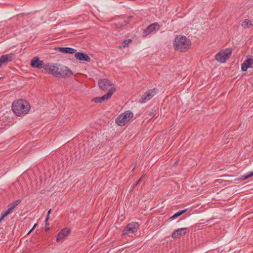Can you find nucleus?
Here are the masks:
<instances>
[{"mask_svg":"<svg viewBox=\"0 0 253 253\" xmlns=\"http://www.w3.org/2000/svg\"><path fill=\"white\" fill-rule=\"evenodd\" d=\"M160 29V26L157 23H153L147 27L146 29L143 32V35L147 36L152 33L158 31Z\"/></svg>","mask_w":253,"mask_h":253,"instance_id":"obj_9","label":"nucleus"},{"mask_svg":"<svg viewBox=\"0 0 253 253\" xmlns=\"http://www.w3.org/2000/svg\"><path fill=\"white\" fill-rule=\"evenodd\" d=\"M155 115V113H154V112H152V113H151L150 114V117H151V118H152V117H154Z\"/></svg>","mask_w":253,"mask_h":253,"instance_id":"obj_28","label":"nucleus"},{"mask_svg":"<svg viewBox=\"0 0 253 253\" xmlns=\"http://www.w3.org/2000/svg\"><path fill=\"white\" fill-rule=\"evenodd\" d=\"M21 202L20 200H17L10 204H9L7 206V209L6 210L9 212L11 213L15 208Z\"/></svg>","mask_w":253,"mask_h":253,"instance_id":"obj_19","label":"nucleus"},{"mask_svg":"<svg viewBox=\"0 0 253 253\" xmlns=\"http://www.w3.org/2000/svg\"><path fill=\"white\" fill-rule=\"evenodd\" d=\"M55 77L64 78L68 76H73V73L66 66L56 64Z\"/></svg>","mask_w":253,"mask_h":253,"instance_id":"obj_4","label":"nucleus"},{"mask_svg":"<svg viewBox=\"0 0 253 253\" xmlns=\"http://www.w3.org/2000/svg\"><path fill=\"white\" fill-rule=\"evenodd\" d=\"M232 49L231 48H226L218 52L215 56V59L220 62L224 63L228 60L231 55Z\"/></svg>","mask_w":253,"mask_h":253,"instance_id":"obj_5","label":"nucleus"},{"mask_svg":"<svg viewBox=\"0 0 253 253\" xmlns=\"http://www.w3.org/2000/svg\"><path fill=\"white\" fill-rule=\"evenodd\" d=\"M75 57L77 59L81 61H84L86 62H89L90 58L86 54L82 52H75Z\"/></svg>","mask_w":253,"mask_h":253,"instance_id":"obj_16","label":"nucleus"},{"mask_svg":"<svg viewBox=\"0 0 253 253\" xmlns=\"http://www.w3.org/2000/svg\"><path fill=\"white\" fill-rule=\"evenodd\" d=\"M43 62L40 60L38 57H34L31 61V66L34 68L38 69L43 68Z\"/></svg>","mask_w":253,"mask_h":253,"instance_id":"obj_14","label":"nucleus"},{"mask_svg":"<svg viewBox=\"0 0 253 253\" xmlns=\"http://www.w3.org/2000/svg\"><path fill=\"white\" fill-rule=\"evenodd\" d=\"M186 230L187 228H179L173 232L171 234V237L173 239L179 238L182 235H184L186 234Z\"/></svg>","mask_w":253,"mask_h":253,"instance_id":"obj_15","label":"nucleus"},{"mask_svg":"<svg viewBox=\"0 0 253 253\" xmlns=\"http://www.w3.org/2000/svg\"><path fill=\"white\" fill-rule=\"evenodd\" d=\"M10 213L9 211H8L7 210L5 211H3L1 214V216H2L3 217H6L8 214H9Z\"/></svg>","mask_w":253,"mask_h":253,"instance_id":"obj_24","label":"nucleus"},{"mask_svg":"<svg viewBox=\"0 0 253 253\" xmlns=\"http://www.w3.org/2000/svg\"><path fill=\"white\" fill-rule=\"evenodd\" d=\"M139 227L138 223L132 222L128 224L122 232V235L133 234L137 231Z\"/></svg>","mask_w":253,"mask_h":253,"instance_id":"obj_6","label":"nucleus"},{"mask_svg":"<svg viewBox=\"0 0 253 253\" xmlns=\"http://www.w3.org/2000/svg\"><path fill=\"white\" fill-rule=\"evenodd\" d=\"M48 219H49V214H47V215L45 218V222H47V221H48Z\"/></svg>","mask_w":253,"mask_h":253,"instance_id":"obj_27","label":"nucleus"},{"mask_svg":"<svg viewBox=\"0 0 253 253\" xmlns=\"http://www.w3.org/2000/svg\"><path fill=\"white\" fill-rule=\"evenodd\" d=\"M137 185L138 184H136V182L135 184H134L133 188H134L135 187H136Z\"/></svg>","mask_w":253,"mask_h":253,"instance_id":"obj_33","label":"nucleus"},{"mask_svg":"<svg viewBox=\"0 0 253 253\" xmlns=\"http://www.w3.org/2000/svg\"><path fill=\"white\" fill-rule=\"evenodd\" d=\"M98 84L100 89L103 90H106L109 87H115L114 84L107 79H100L98 81Z\"/></svg>","mask_w":253,"mask_h":253,"instance_id":"obj_10","label":"nucleus"},{"mask_svg":"<svg viewBox=\"0 0 253 253\" xmlns=\"http://www.w3.org/2000/svg\"><path fill=\"white\" fill-rule=\"evenodd\" d=\"M186 211V210L179 211H177L176 213H175V214H174L171 217H170V219H171L172 220L175 218H177L178 216H179L180 215H181V214H182L183 213H184Z\"/></svg>","mask_w":253,"mask_h":253,"instance_id":"obj_21","label":"nucleus"},{"mask_svg":"<svg viewBox=\"0 0 253 253\" xmlns=\"http://www.w3.org/2000/svg\"><path fill=\"white\" fill-rule=\"evenodd\" d=\"M48 229H49V228H48V227H47V228H46V229H46V230H48Z\"/></svg>","mask_w":253,"mask_h":253,"instance_id":"obj_35","label":"nucleus"},{"mask_svg":"<svg viewBox=\"0 0 253 253\" xmlns=\"http://www.w3.org/2000/svg\"><path fill=\"white\" fill-rule=\"evenodd\" d=\"M158 89L154 88L146 92L140 99L139 102L144 103L151 99L157 93Z\"/></svg>","mask_w":253,"mask_h":253,"instance_id":"obj_8","label":"nucleus"},{"mask_svg":"<svg viewBox=\"0 0 253 253\" xmlns=\"http://www.w3.org/2000/svg\"><path fill=\"white\" fill-rule=\"evenodd\" d=\"M51 210L50 209L48 211V212H47V214H48L49 215L50 213L51 212Z\"/></svg>","mask_w":253,"mask_h":253,"instance_id":"obj_32","label":"nucleus"},{"mask_svg":"<svg viewBox=\"0 0 253 253\" xmlns=\"http://www.w3.org/2000/svg\"><path fill=\"white\" fill-rule=\"evenodd\" d=\"M131 42V40L130 39L125 40L120 45V48H125Z\"/></svg>","mask_w":253,"mask_h":253,"instance_id":"obj_22","label":"nucleus"},{"mask_svg":"<svg viewBox=\"0 0 253 253\" xmlns=\"http://www.w3.org/2000/svg\"><path fill=\"white\" fill-rule=\"evenodd\" d=\"M12 110L17 116H24L28 113L30 110V105L26 100L18 99L12 104Z\"/></svg>","mask_w":253,"mask_h":253,"instance_id":"obj_1","label":"nucleus"},{"mask_svg":"<svg viewBox=\"0 0 253 253\" xmlns=\"http://www.w3.org/2000/svg\"><path fill=\"white\" fill-rule=\"evenodd\" d=\"M253 66V59L252 56L248 57L247 59H246L242 63L241 66V69L242 71H246L249 68H252Z\"/></svg>","mask_w":253,"mask_h":253,"instance_id":"obj_13","label":"nucleus"},{"mask_svg":"<svg viewBox=\"0 0 253 253\" xmlns=\"http://www.w3.org/2000/svg\"><path fill=\"white\" fill-rule=\"evenodd\" d=\"M143 176H142L136 182V184H138L142 180Z\"/></svg>","mask_w":253,"mask_h":253,"instance_id":"obj_26","label":"nucleus"},{"mask_svg":"<svg viewBox=\"0 0 253 253\" xmlns=\"http://www.w3.org/2000/svg\"><path fill=\"white\" fill-rule=\"evenodd\" d=\"M32 230H33V229H31L29 231H28L27 235H29V234H30Z\"/></svg>","mask_w":253,"mask_h":253,"instance_id":"obj_30","label":"nucleus"},{"mask_svg":"<svg viewBox=\"0 0 253 253\" xmlns=\"http://www.w3.org/2000/svg\"><path fill=\"white\" fill-rule=\"evenodd\" d=\"M241 26L245 29H249L253 27V23L250 20L245 19L242 21Z\"/></svg>","mask_w":253,"mask_h":253,"instance_id":"obj_20","label":"nucleus"},{"mask_svg":"<svg viewBox=\"0 0 253 253\" xmlns=\"http://www.w3.org/2000/svg\"><path fill=\"white\" fill-rule=\"evenodd\" d=\"M253 176V171L249 172V173L244 174L241 176V179L242 180H246L249 177H251Z\"/></svg>","mask_w":253,"mask_h":253,"instance_id":"obj_23","label":"nucleus"},{"mask_svg":"<svg viewBox=\"0 0 253 253\" xmlns=\"http://www.w3.org/2000/svg\"><path fill=\"white\" fill-rule=\"evenodd\" d=\"M37 225V223H35L32 229L33 230L36 227Z\"/></svg>","mask_w":253,"mask_h":253,"instance_id":"obj_31","label":"nucleus"},{"mask_svg":"<svg viewBox=\"0 0 253 253\" xmlns=\"http://www.w3.org/2000/svg\"><path fill=\"white\" fill-rule=\"evenodd\" d=\"M45 225H46H46H48V221H47V222H45Z\"/></svg>","mask_w":253,"mask_h":253,"instance_id":"obj_34","label":"nucleus"},{"mask_svg":"<svg viewBox=\"0 0 253 253\" xmlns=\"http://www.w3.org/2000/svg\"><path fill=\"white\" fill-rule=\"evenodd\" d=\"M4 219V217H3L2 216H0V222Z\"/></svg>","mask_w":253,"mask_h":253,"instance_id":"obj_29","label":"nucleus"},{"mask_svg":"<svg viewBox=\"0 0 253 253\" xmlns=\"http://www.w3.org/2000/svg\"><path fill=\"white\" fill-rule=\"evenodd\" d=\"M56 64H46L43 66V69L47 73L55 76Z\"/></svg>","mask_w":253,"mask_h":253,"instance_id":"obj_12","label":"nucleus"},{"mask_svg":"<svg viewBox=\"0 0 253 253\" xmlns=\"http://www.w3.org/2000/svg\"><path fill=\"white\" fill-rule=\"evenodd\" d=\"M132 18H133V17L131 16H129L128 17H127V20H124V22H125V24H126L128 23L129 22V21L131 20Z\"/></svg>","mask_w":253,"mask_h":253,"instance_id":"obj_25","label":"nucleus"},{"mask_svg":"<svg viewBox=\"0 0 253 253\" xmlns=\"http://www.w3.org/2000/svg\"><path fill=\"white\" fill-rule=\"evenodd\" d=\"M133 114L130 111H126L121 114L115 120L116 123L119 126H123L133 117Z\"/></svg>","mask_w":253,"mask_h":253,"instance_id":"obj_3","label":"nucleus"},{"mask_svg":"<svg viewBox=\"0 0 253 253\" xmlns=\"http://www.w3.org/2000/svg\"><path fill=\"white\" fill-rule=\"evenodd\" d=\"M12 60V55L11 54L3 55L0 57V68L3 64L6 63Z\"/></svg>","mask_w":253,"mask_h":253,"instance_id":"obj_17","label":"nucleus"},{"mask_svg":"<svg viewBox=\"0 0 253 253\" xmlns=\"http://www.w3.org/2000/svg\"><path fill=\"white\" fill-rule=\"evenodd\" d=\"M59 51L65 53H75L76 52V49L75 48H73L71 47H59Z\"/></svg>","mask_w":253,"mask_h":253,"instance_id":"obj_18","label":"nucleus"},{"mask_svg":"<svg viewBox=\"0 0 253 253\" xmlns=\"http://www.w3.org/2000/svg\"><path fill=\"white\" fill-rule=\"evenodd\" d=\"M191 42L189 39L182 35H177L174 39L173 46L175 50L180 52L187 51L191 46Z\"/></svg>","mask_w":253,"mask_h":253,"instance_id":"obj_2","label":"nucleus"},{"mask_svg":"<svg viewBox=\"0 0 253 253\" xmlns=\"http://www.w3.org/2000/svg\"><path fill=\"white\" fill-rule=\"evenodd\" d=\"M70 233V229L66 227L62 229L58 234L56 241L59 242L66 238Z\"/></svg>","mask_w":253,"mask_h":253,"instance_id":"obj_11","label":"nucleus"},{"mask_svg":"<svg viewBox=\"0 0 253 253\" xmlns=\"http://www.w3.org/2000/svg\"><path fill=\"white\" fill-rule=\"evenodd\" d=\"M116 90V88L115 87H112L110 88L108 91V92L101 96V97H97L92 99V101L95 103H101L104 101L105 100H108L113 95V94L115 92Z\"/></svg>","mask_w":253,"mask_h":253,"instance_id":"obj_7","label":"nucleus"}]
</instances>
